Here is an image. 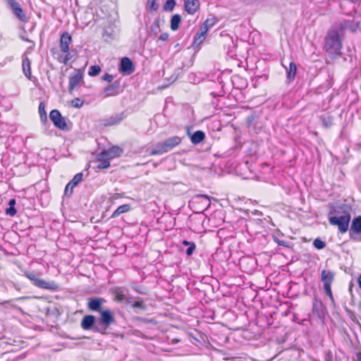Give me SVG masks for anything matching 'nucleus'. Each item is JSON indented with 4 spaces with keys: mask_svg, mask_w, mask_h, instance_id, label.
Here are the masks:
<instances>
[{
    "mask_svg": "<svg viewBox=\"0 0 361 361\" xmlns=\"http://www.w3.org/2000/svg\"><path fill=\"white\" fill-rule=\"evenodd\" d=\"M329 214L332 215L329 217V224L336 226L340 233H345L348 231L351 220V214L348 206L341 204L336 208L331 209Z\"/></svg>",
    "mask_w": 361,
    "mask_h": 361,
    "instance_id": "nucleus-1",
    "label": "nucleus"
},
{
    "mask_svg": "<svg viewBox=\"0 0 361 361\" xmlns=\"http://www.w3.org/2000/svg\"><path fill=\"white\" fill-rule=\"evenodd\" d=\"M72 41L71 35L68 32H63L60 36L59 49L54 47L51 49L52 56L58 62L66 65L73 58L70 52Z\"/></svg>",
    "mask_w": 361,
    "mask_h": 361,
    "instance_id": "nucleus-2",
    "label": "nucleus"
},
{
    "mask_svg": "<svg viewBox=\"0 0 361 361\" xmlns=\"http://www.w3.org/2000/svg\"><path fill=\"white\" fill-rule=\"evenodd\" d=\"M341 48L342 43L338 31L336 30H329L325 38L324 49L326 52L331 56L340 55Z\"/></svg>",
    "mask_w": 361,
    "mask_h": 361,
    "instance_id": "nucleus-3",
    "label": "nucleus"
},
{
    "mask_svg": "<svg viewBox=\"0 0 361 361\" xmlns=\"http://www.w3.org/2000/svg\"><path fill=\"white\" fill-rule=\"evenodd\" d=\"M24 275L37 288L49 290H56L59 288V285L54 281H46L40 279V274H35L33 271L26 270L24 271Z\"/></svg>",
    "mask_w": 361,
    "mask_h": 361,
    "instance_id": "nucleus-4",
    "label": "nucleus"
},
{
    "mask_svg": "<svg viewBox=\"0 0 361 361\" xmlns=\"http://www.w3.org/2000/svg\"><path fill=\"white\" fill-rule=\"evenodd\" d=\"M181 142L182 139L179 136H173L169 137L166 139L163 142L157 144L155 148H154L150 152V154L154 156L166 153L179 145Z\"/></svg>",
    "mask_w": 361,
    "mask_h": 361,
    "instance_id": "nucleus-5",
    "label": "nucleus"
},
{
    "mask_svg": "<svg viewBox=\"0 0 361 361\" xmlns=\"http://www.w3.org/2000/svg\"><path fill=\"white\" fill-rule=\"evenodd\" d=\"M99 324L102 326V329L97 330L102 334H106V330L113 324L115 323V317L112 311L109 308H105L99 312L98 319Z\"/></svg>",
    "mask_w": 361,
    "mask_h": 361,
    "instance_id": "nucleus-6",
    "label": "nucleus"
},
{
    "mask_svg": "<svg viewBox=\"0 0 361 361\" xmlns=\"http://www.w3.org/2000/svg\"><path fill=\"white\" fill-rule=\"evenodd\" d=\"M335 278V273L331 270L324 269L321 272V281L323 283V287L326 295L331 300H334V295L331 290V285Z\"/></svg>",
    "mask_w": 361,
    "mask_h": 361,
    "instance_id": "nucleus-7",
    "label": "nucleus"
},
{
    "mask_svg": "<svg viewBox=\"0 0 361 361\" xmlns=\"http://www.w3.org/2000/svg\"><path fill=\"white\" fill-rule=\"evenodd\" d=\"M49 118L54 126L61 130H68V127L66 119L62 116L61 112L57 109H53L49 113Z\"/></svg>",
    "mask_w": 361,
    "mask_h": 361,
    "instance_id": "nucleus-8",
    "label": "nucleus"
},
{
    "mask_svg": "<svg viewBox=\"0 0 361 361\" xmlns=\"http://www.w3.org/2000/svg\"><path fill=\"white\" fill-rule=\"evenodd\" d=\"M7 4L18 20L24 23L27 21L25 13L20 4L16 0H7Z\"/></svg>",
    "mask_w": 361,
    "mask_h": 361,
    "instance_id": "nucleus-9",
    "label": "nucleus"
},
{
    "mask_svg": "<svg viewBox=\"0 0 361 361\" xmlns=\"http://www.w3.org/2000/svg\"><path fill=\"white\" fill-rule=\"evenodd\" d=\"M83 80V73L81 69H75L69 77L68 91L72 93L73 90Z\"/></svg>",
    "mask_w": 361,
    "mask_h": 361,
    "instance_id": "nucleus-10",
    "label": "nucleus"
},
{
    "mask_svg": "<svg viewBox=\"0 0 361 361\" xmlns=\"http://www.w3.org/2000/svg\"><path fill=\"white\" fill-rule=\"evenodd\" d=\"M121 92V82L119 80H116L106 86L103 90L104 97H111L119 94Z\"/></svg>",
    "mask_w": 361,
    "mask_h": 361,
    "instance_id": "nucleus-11",
    "label": "nucleus"
},
{
    "mask_svg": "<svg viewBox=\"0 0 361 361\" xmlns=\"http://www.w3.org/2000/svg\"><path fill=\"white\" fill-rule=\"evenodd\" d=\"M105 302L106 300L102 298H90L88 299L87 307L89 310L92 312H97L99 313L101 311L104 310L102 309V305Z\"/></svg>",
    "mask_w": 361,
    "mask_h": 361,
    "instance_id": "nucleus-12",
    "label": "nucleus"
},
{
    "mask_svg": "<svg viewBox=\"0 0 361 361\" xmlns=\"http://www.w3.org/2000/svg\"><path fill=\"white\" fill-rule=\"evenodd\" d=\"M119 71L125 75H130L135 71V67L132 61L128 57H123L121 60Z\"/></svg>",
    "mask_w": 361,
    "mask_h": 361,
    "instance_id": "nucleus-13",
    "label": "nucleus"
},
{
    "mask_svg": "<svg viewBox=\"0 0 361 361\" xmlns=\"http://www.w3.org/2000/svg\"><path fill=\"white\" fill-rule=\"evenodd\" d=\"M95 160L98 163L97 168L99 169H106L110 166V159L106 155L104 151L98 153L95 157Z\"/></svg>",
    "mask_w": 361,
    "mask_h": 361,
    "instance_id": "nucleus-14",
    "label": "nucleus"
},
{
    "mask_svg": "<svg viewBox=\"0 0 361 361\" xmlns=\"http://www.w3.org/2000/svg\"><path fill=\"white\" fill-rule=\"evenodd\" d=\"M200 7V0H185L184 9L190 15H194Z\"/></svg>",
    "mask_w": 361,
    "mask_h": 361,
    "instance_id": "nucleus-15",
    "label": "nucleus"
},
{
    "mask_svg": "<svg viewBox=\"0 0 361 361\" xmlns=\"http://www.w3.org/2000/svg\"><path fill=\"white\" fill-rule=\"evenodd\" d=\"M110 160L118 158L123 154L122 147L118 145H113L111 147L103 150Z\"/></svg>",
    "mask_w": 361,
    "mask_h": 361,
    "instance_id": "nucleus-16",
    "label": "nucleus"
},
{
    "mask_svg": "<svg viewBox=\"0 0 361 361\" xmlns=\"http://www.w3.org/2000/svg\"><path fill=\"white\" fill-rule=\"evenodd\" d=\"M96 322V318L92 314H87L83 317L81 320L80 326L81 328L85 330H90L93 326L94 325Z\"/></svg>",
    "mask_w": 361,
    "mask_h": 361,
    "instance_id": "nucleus-17",
    "label": "nucleus"
},
{
    "mask_svg": "<svg viewBox=\"0 0 361 361\" xmlns=\"http://www.w3.org/2000/svg\"><path fill=\"white\" fill-rule=\"evenodd\" d=\"M361 235V216L355 217L351 223L350 237L353 238V235Z\"/></svg>",
    "mask_w": 361,
    "mask_h": 361,
    "instance_id": "nucleus-18",
    "label": "nucleus"
},
{
    "mask_svg": "<svg viewBox=\"0 0 361 361\" xmlns=\"http://www.w3.org/2000/svg\"><path fill=\"white\" fill-rule=\"evenodd\" d=\"M22 68L25 76L28 80H32L31 61L25 56H23Z\"/></svg>",
    "mask_w": 361,
    "mask_h": 361,
    "instance_id": "nucleus-19",
    "label": "nucleus"
},
{
    "mask_svg": "<svg viewBox=\"0 0 361 361\" xmlns=\"http://www.w3.org/2000/svg\"><path fill=\"white\" fill-rule=\"evenodd\" d=\"M208 30L207 28L200 27V30L196 33L193 39V44L200 45L203 43L207 37Z\"/></svg>",
    "mask_w": 361,
    "mask_h": 361,
    "instance_id": "nucleus-20",
    "label": "nucleus"
},
{
    "mask_svg": "<svg viewBox=\"0 0 361 361\" xmlns=\"http://www.w3.org/2000/svg\"><path fill=\"white\" fill-rule=\"evenodd\" d=\"M282 66L286 68L288 80L289 81H293L295 79L297 73V66L295 62H290L288 67H286L283 64Z\"/></svg>",
    "mask_w": 361,
    "mask_h": 361,
    "instance_id": "nucleus-21",
    "label": "nucleus"
},
{
    "mask_svg": "<svg viewBox=\"0 0 361 361\" xmlns=\"http://www.w3.org/2000/svg\"><path fill=\"white\" fill-rule=\"evenodd\" d=\"M131 206L129 204H125L119 206L111 214V218L115 219L122 214L127 213L131 210Z\"/></svg>",
    "mask_w": 361,
    "mask_h": 361,
    "instance_id": "nucleus-22",
    "label": "nucleus"
},
{
    "mask_svg": "<svg viewBox=\"0 0 361 361\" xmlns=\"http://www.w3.org/2000/svg\"><path fill=\"white\" fill-rule=\"evenodd\" d=\"M122 116L119 115L111 116L102 121V126L105 127L116 126L118 125L122 121Z\"/></svg>",
    "mask_w": 361,
    "mask_h": 361,
    "instance_id": "nucleus-23",
    "label": "nucleus"
},
{
    "mask_svg": "<svg viewBox=\"0 0 361 361\" xmlns=\"http://www.w3.org/2000/svg\"><path fill=\"white\" fill-rule=\"evenodd\" d=\"M205 139V133L202 130L195 131L191 136V142L194 145H197Z\"/></svg>",
    "mask_w": 361,
    "mask_h": 361,
    "instance_id": "nucleus-24",
    "label": "nucleus"
},
{
    "mask_svg": "<svg viewBox=\"0 0 361 361\" xmlns=\"http://www.w3.org/2000/svg\"><path fill=\"white\" fill-rule=\"evenodd\" d=\"M114 300L118 302H122L126 299V295L122 288L118 287L112 291Z\"/></svg>",
    "mask_w": 361,
    "mask_h": 361,
    "instance_id": "nucleus-25",
    "label": "nucleus"
},
{
    "mask_svg": "<svg viewBox=\"0 0 361 361\" xmlns=\"http://www.w3.org/2000/svg\"><path fill=\"white\" fill-rule=\"evenodd\" d=\"M181 23V17L179 14L172 16L170 22V27L173 31H176L180 27Z\"/></svg>",
    "mask_w": 361,
    "mask_h": 361,
    "instance_id": "nucleus-26",
    "label": "nucleus"
},
{
    "mask_svg": "<svg viewBox=\"0 0 361 361\" xmlns=\"http://www.w3.org/2000/svg\"><path fill=\"white\" fill-rule=\"evenodd\" d=\"M38 111L39 115L40 121L43 124L47 123V112L45 111V104L44 102H41L39 104Z\"/></svg>",
    "mask_w": 361,
    "mask_h": 361,
    "instance_id": "nucleus-27",
    "label": "nucleus"
},
{
    "mask_svg": "<svg viewBox=\"0 0 361 361\" xmlns=\"http://www.w3.org/2000/svg\"><path fill=\"white\" fill-rule=\"evenodd\" d=\"M217 22H218V20L215 17L207 18L204 21V23H202V25L201 26L204 28H207V30L209 31V29L211 27H213L214 25H215L217 23Z\"/></svg>",
    "mask_w": 361,
    "mask_h": 361,
    "instance_id": "nucleus-28",
    "label": "nucleus"
},
{
    "mask_svg": "<svg viewBox=\"0 0 361 361\" xmlns=\"http://www.w3.org/2000/svg\"><path fill=\"white\" fill-rule=\"evenodd\" d=\"M102 71V68L98 65L91 66L88 70V75L90 77L98 75Z\"/></svg>",
    "mask_w": 361,
    "mask_h": 361,
    "instance_id": "nucleus-29",
    "label": "nucleus"
},
{
    "mask_svg": "<svg viewBox=\"0 0 361 361\" xmlns=\"http://www.w3.org/2000/svg\"><path fill=\"white\" fill-rule=\"evenodd\" d=\"M83 174L82 172L76 173L73 179L69 182L70 186L75 187L78 183L82 180Z\"/></svg>",
    "mask_w": 361,
    "mask_h": 361,
    "instance_id": "nucleus-30",
    "label": "nucleus"
},
{
    "mask_svg": "<svg viewBox=\"0 0 361 361\" xmlns=\"http://www.w3.org/2000/svg\"><path fill=\"white\" fill-rule=\"evenodd\" d=\"M147 8L150 12H155L159 8V5L157 3V0H147Z\"/></svg>",
    "mask_w": 361,
    "mask_h": 361,
    "instance_id": "nucleus-31",
    "label": "nucleus"
},
{
    "mask_svg": "<svg viewBox=\"0 0 361 361\" xmlns=\"http://www.w3.org/2000/svg\"><path fill=\"white\" fill-rule=\"evenodd\" d=\"M84 101L80 99V98H75L71 102V104L73 107L75 108H80L83 106Z\"/></svg>",
    "mask_w": 361,
    "mask_h": 361,
    "instance_id": "nucleus-32",
    "label": "nucleus"
},
{
    "mask_svg": "<svg viewBox=\"0 0 361 361\" xmlns=\"http://www.w3.org/2000/svg\"><path fill=\"white\" fill-rule=\"evenodd\" d=\"M313 245L318 250H322L326 246L325 242L320 238H316L313 242Z\"/></svg>",
    "mask_w": 361,
    "mask_h": 361,
    "instance_id": "nucleus-33",
    "label": "nucleus"
},
{
    "mask_svg": "<svg viewBox=\"0 0 361 361\" xmlns=\"http://www.w3.org/2000/svg\"><path fill=\"white\" fill-rule=\"evenodd\" d=\"M175 5V0H167L164 5V8L165 11H172Z\"/></svg>",
    "mask_w": 361,
    "mask_h": 361,
    "instance_id": "nucleus-34",
    "label": "nucleus"
},
{
    "mask_svg": "<svg viewBox=\"0 0 361 361\" xmlns=\"http://www.w3.org/2000/svg\"><path fill=\"white\" fill-rule=\"evenodd\" d=\"M6 214L10 216H14L17 214V210L15 207L9 206V207L6 209Z\"/></svg>",
    "mask_w": 361,
    "mask_h": 361,
    "instance_id": "nucleus-35",
    "label": "nucleus"
},
{
    "mask_svg": "<svg viewBox=\"0 0 361 361\" xmlns=\"http://www.w3.org/2000/svg\"><path fill=\"white\" fill-rule=\"evenodd\" d=\"M74 188L75 187H71V185L70 186V183H68L65 188V190H64L65 195L71 196L73 194Z\"/></svg>",
    "mask_w": 361,
    "mask_h": 361,
    "instance_id": "nucleus-36",
    "label": "nucleus"
},
{
    "mask_svg": "<svg viewBox=\"0 0 361 361\" xmlns=\"http://www.w3.org/2000/svg\"><path fill=\"white\" fill-rule=\"evenodd\" d=\"M195 199L197 200L204 199L207 202V206L209 204L210 197L207 195L199 194L195 195Z\"/></svg>",
    "mask_w": 361,
    "mask_h": 361,
    "instance_id": "nucleus-37",
    "label": "nucleus"
},
{
    "mask_svg": "<svg viewBox=\"0 0 361 361\" xmlns=\"http://www.w3.org/2000/svg\"><path fill=\"white\" fill-rule=\"evenodd\" d=\"M114 78V75L109 74V73H105L102 77V80L106 81L108 82H111L113 81Z\"/></svg>",
    "mask_w": 361,
    "mask_h": 361,
    "instance_id": "nucleus-38",
    "label": "nucleus"
},
{
    "mask_svg": "<svg viewBox=\"0 0 361 361\" xmlns=\"http://www.w3.org/2000/svg\"><path fill=\"white\" fill-rule=\"evenodd\" d=\"M196 249V245L195 243L190 244V245L188 247V248L186 250V254L188 256L192 255L195 250Z\"/></svg>",
    "mask_w": 361,
    "mask_h": 361,
    "instance_id": "nucleus-39",
    "label": "nucleus"
},
{
    "mask_svg": "<svg viewBox=\"0 0 361 361\" xmlns=\"http://www.w3.org/2000/svg\"><path fill=\"white\" fill-rule=\"evenodd\" d=\"M132 306L133 307H138L141 309H143L145 307L143 302L142 301H135Z\"/></svg>",
    "mask_w": 361,
    "mask_h": 361,
    "instance_id": "nucleus-40",
    "label": "nucleus"
},
{
    "mask_svg": "<svg viewBox=\"0 0 361 361\" xmlns=\"http://www.w3.org/2000/svg\"><path fill=\"white\" fill-rule=\"evenodd\" d=\"M159 40L166 41L169 39V34L166 32L162 33L159 37Z\"/></svg>",
    "mask_w": 361,
    "mask_h": 361,
    "instance_id": "nucleus-41",
    "label": "nucleus"
},
{
    "mask_svg": "<svg viewBox=\"0 0 361 361\" xmlns=\"http://www.w3.org/2000/svg\"><path fill=\"white\" fill-rule=\"evenodd\" d=\"M275 242H276L278 245H282V246H284V247H287V246H288L287 243H286V242H285V241L279 240L275 239Z\"/></svg>",
    "mask_w": 361,
    "mask_h": 361,
    "instance_id": "nucleus-42",
    "label": "nucleus"
},
{
    "mask_svg": "<svg viewBox=\"0 0 361 361\" xmlns=\"http://www.w3.org/2000/svg\"><path fill=\"white\" fill-rule=\"evenodd\" d=\"M16 204V201L14 198L11 199L8 202V205L11 207H15Z\"/></svg>",
    "mask_w": 361,
    "mask_h": 361,
    "instance_id": "nucleus-43",
    "label": "nucleus"
},
{
    "mask_svg": "<svg viewBox=\"0 0 361 361\" xmlns=\"http://www.w3.org/2000/svg\"><path fill=\"white\" fill-rule=\"evenodd\" d=\"M192 243H193V242L188 241L187 240H184L183 241V244L184 245H188V246H190V244H192Z\"/></svg>",
    "mask_w": 361,
    "mask_h": 361,
    "instance_id": "nucleus-44",
    "label": "nucleus"
},
{
    "mask_svg": "<svg viewBox=\"0 0 361 361\" xmlns=\"http://www.w3.org/2000/svg\"><path fill=\"white\" fill-rule=\"evenodd\" d=\"M180 339H178V338H173V339L171 340V343H172V344H176V343H178V342H180Z\"/></svg>",
    "mask_w": 361,
    "mask_h": 361,
    "instance_id": "nucleus-45",
    "label": "nucleus"
},
{
    "mask_svg": "<svg viewBox=\"0 0 361 361\" xmlns=\"http://www.w3.org/2000/svg\"><path fill=\"white\" fill-rule=\"evenodd\" d=\"M356 357L357 360L361 361V353H357Z\"/></svg>",
    "mask_w": 361,
    "mask_h": 361,
    "instance_id": "nucleus-46",
    "label": "nucleus"
}]
</instances>
